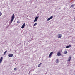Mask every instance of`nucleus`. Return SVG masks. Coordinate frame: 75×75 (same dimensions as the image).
<instances>
[{"instance_id":"f257e3e1","label":"nucleus","mask_w":75,"mask_h":75,"mask_svg":"<svg viewBox=\"0 0 75 75\" xmlns=\"http://www.w3.org/2000/svg\"><path fill=\"white\" fill-rule=\"evenodd\" d=\"M14 14H13L11 17V19L10 22V24H11L12 22H13V20H14Z\"/></svg>"},{"instance_id":"f03ea898","label":"nucleus","mask_w":75,"mask_h":75,"mask_svg":"<svg viewBox=\"0 0 75 75\" xmlns=\"http://www.w3.org/2000/svg\"><path fill=\"white\" fill-rule=\"evenodd\" d=\"M39 17V16H36L35 17L34 21V23H35V22H36V21H37V20H38V18Z\"/></svg>"},{"instance_id":"7ed1b4c3","label":"nucleus","mask_w":75,"mask_h":75,"mask_svg":"<svg viewBox=\"0 0 75 75\" xmlns=\"http://www.w3.org/2000/svg\"><path fill=\"white\" fill-rule=\"evenodd\" d=\"M52 18H53V16H52L51 17H50L47 19V21H49V20L52 19Z\"/></svg>"},{"instance_id":"20e7f679","label":"nucleus","mask_w":75,"mask_h":75,"mask_svg":"<svg viewBox=\"0 0 75 75\" xmlns=\"http://www.w3.org/2000/svg\"><path fill=\"white\" fill-rule=\"evenodd\" d=\"M25 23H24L22 25V26L21 27V28L23 29V28H24V27H25Z\"/></svg>"},{"instance_id":"39448f33","label":"nucleus","mask_w":75,"mask_h":75,"mask_svg":"<svg viewBox=\"0 0 75 75\" xmlns=\"http://www.w3.org/2000/svg\"><path fill=\"white\" fill-rule=\"evenodd\" d=\"M8 56L9 57V58H11V57H12L13 56V54H9L8 55Z\"/></svg>"},{"instance_id":"423d86ee","label":"nucleus","mask_w":75,"mask_h":75,"mask_svg":"<svg viewBox=\"0 0 75 75\" xmlns=\"http://www.w3.org/2000/svg\"><path fill=\"white\" fill-rule=\"evenodd\" d=\"M58 38H61V37H62V35L61 34H59L58 35Z\"/></svg>"},{"instance_id":"0eeeda50","label":"nucleus","mask_w":75,"mask_h":75,"mask_svg":"<svg viewBox=\"0 0 75 75\" xmlns=\"http://www.w3.org/2000/svg\"><path fill=\"white\" fill-rule=\"evenodd\" d=\"M57 55L59 57V56H61V54L60 53V52H58L57 54Z\"/></svg>"},{"instance_id":"6e6552de","label":"nucleus","mask_w":75,"mask_h":75,"mask_svg":"<svg viewBox=\"0 0 75 75\" xmlns=\"http://www.w3.org/2000/svg\"><path fill=\"white\" fill-rule=\"evenodd\" d=\"M71 56H70L68 59L67 61H71Z\"/></svg>"},{"instance_id":"1a4fd4ad","label":"nucleus","mask_w":75,"mask_h":75,"mask_svg":"<svg viewBox=\"0 0 75 75\" xmlns=\"http://www.w3.org/2000/svg\"><path fill=\"white\" fill-rule=\"evenodd\" d=\"M3 61V57H1L0 59V63H1Z\"/></svg>"},{"instance_id":"9d476101","label":"nucleus","mask_w":75,"mask_h":75,"mask_svg":"<svg viewBox=\"0 0 75 75\" xmlns=\"http://www.w3.org/2000/svg\"><path fill=\"white\" fill-rule=\"evenodd\" d=\"M71 47V46L70 45H69V46H67L66 48H70Z\"/></svg>"},{"instance_id":"9b49d317","label":"nucleus","mask_w":75,"mask_h":75,"mask_svg":"<svg viewBox=\"0 0 75 75\" xmlns=\"http://www.w3.org/2000/svg\"><path fill=\"white\" fill-rule=\"evenodd\" d=\"M56 63H59V60L58 59H57L56 60Z\"/></svg>"},{"instance_id":"f8f14e48","label":"nucleus","mask_w":75,"mask_h":75,"mask_svg":"<svg viewBox=\"0 0 75 75\" xmlns=\"http://www.w3.org/2000/svg\"><path fill=\"white\" fill-rule=\"evenodd\" d=\"M7 51H6L4 52V55H6V54L7 53Z\"/></svg>"},{"instance_id":"ddd939ff","label":"nucleus","mask_w":75,"mask_h":75,"mask_svg":"<svg viewBox=\"0 0 75 75\" xmlns=\"http://www.w3.org/2000/svg\"><path fill=\"white\" fill-rule=\"evenodd\" d=\"M41 64H42V63H40L38 65V67H40V66H41Z\"/></svg>"},{"instance_id":"4468645a","label":"nucleus","mask_w":75,"mask_h":75,"mask_svg":"<svg viewBox=\"0 0 75 75\" xmlns=\"http://www.w3.org/2000/svg\"><path fill=\"white\" fill-rule=\"evenodd\" d=\"M74 5H71V7H74Z\"/></svg>"},{"instance_id":"2eb2a0df","label":"nucleus","mask_w":75,"mask_h":75,"mask_svg":"<svg viewBox=\"0 0 75 75\" xmlns=\"http://www.w3.org/2000/svg\"><path fill=\"white\" fill-rule=\"evenodd\" d=\"M68 53V52L67 51H65L64 52V54H67Z\"/></svg>"},{"instance_id":"dca6fc26","label":"nucleus","mask_w":75,"mask_h":75,"mask_svg":"<svg viewBox=\"0 0 75 75\" xmlns=\"http://www.w3.org/2000/svg\"><path fill=\"white\" fill-rule=\"evenodd\" d=\"M37 23H35L34 25V26H35L36 25H37Z\"/></svg>"},{"instance_id":"f3484780","label":"nucleus","mask_w":75,"mask_h":75,"mask_svg":"<svg viewBox=\"0 0 75 75\" xmlns=\"http://www.w3.org/2000/svg\"><path fill=\"white\" fill-rule=\"evenodd\" d=\"M53 54V52H52L50 53V54L51 55H52Z\"/></svg>"},{"instance_id":"a211bd4d","label":"nucleus","mask_w":75,"mask_h":75,"mask_svg":"<svg viewBox=\"0 0 75 75\" xmlns=\"http://www.w3.org/2000/svg\"><path fill=\"white\" fill-rule=\"evenodd\" d=\"M51 55H52L51 54H50L49 55V57H51Z\"/></svg>"},{"instance_id":"6ab92c4d","label":"nucleus","mask_w":75,"mask_h":75,"mask_svg":"<svg viewBox=\"0 0 75 75\" xmlns=\"http://www.w3.org/2000/svg\"><path fill=\"white\" fill-rule=\"evenodd\" d=\"M2 15V13L0 12V16H1Z\"/></svg>"},{"instance_id":"aec40b11","label":"nucleus","mask_w":75,"mask_h":75,"mask_svg":"<svg viewBox=\"0 0 75 75\" xmlns=\"http://www.w3.org/2000/svg\"><path fill=\"white\" fill-rule=\"evenodd\" d=\"M14 70H15V71H16V70H17V69H16V68H15Z\"/></svg>"},{"instance_id":"412c9836","label":"nucleus","mask_w":75,"mask_h":75,"mask_svg":"<svg viewBox=\"0 0 75 75\" xmlns=\"http://www.w3.org/2000/svg\"><path fill=\"white\" fill-rule=\"evenodd\" d=\"M17 23H18V24H19V23H20V22L18 21L17 22Z\"/></svg>"},{"instance_id":"4be33fe9","label":"nucleus","mask_w":75,"mask_h":75,"mask_svg":"<svg viewBox=\"0 0 75 75\" xmlns=\"http://www.w3.org/2000/svg\"><path fill=\"white\" fill-rule=\"evenodd\" d=\"M30 71L29 72V74H30Z\"/></svg>"}]
</instances>
